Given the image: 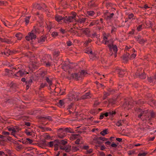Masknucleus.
<instances>
[{
    "instance_id": "obj_1",
    "label": "nucleus",
    "mask_w": 156,
    "mask_h": 156,
    "mask_svg": "<svg viewBox=\"0 0 156 156\" xmlns=\"http://www.w3.org/2000/svg\"><path fill=\"white\" fill-rule=\"evenodd\" d=\"M67 143V140H56L54 141H51L47 143V145L48 147H54V150L57 151L59 147L60 149L62 150H65L66 152H68V148L64 146Z\"/></svg>"
},
{
    "instance_id": "obj_2",
    "label": "nucleus",
    "mask_w": 156,
    "mask_h": 156,
    "mask_svg": "<svg viewBox=\"0 0 156 156\" xmlns=\"http://www.w3.org/2000/svg\"><path fill=\"white\" fill-rule=\"evenodd\" d=\"M103 43L105 44H107L109 49L110 53L109 54L110 56H112L113 54L115 58L116 57V53L118 51L117 46L113 44L112 40H107V38L105 36L104 37Z\"/></svg>"
},
{
    "instance_id": "obj_3",
    "label": "nucleus",
    "mask_w": 156,
    "mask_h": 156,
    "mask_svg": "<svg viewBox=\"0 0 156 156\" xmlns=\"http://www.w3.org/2000/svg\"><path fill=\"white\" fill-rule=\"evenodd\" d=\"M136 111L137 112L138 118L144 121L147 120H150L151 118H154V113L153 112L150 113L151 117L149 116V114L147 110H144L141 108H138Z\"/></svg>"
},
{
    "instance_id": "obj_4",
    "label": "nucleus",
    "mask_w": 156,
    "mask_h": 156,
    "mask_svg": "<svg viewBox=\"0 0 156 156\" xmlns=\"http://www.w3.org/2000/svg\"><path fill=\"white\" fill-rule=\"evenodd\" d=\"M87 74V73L86 72L83 70L78 73H74L72 74L71 78L76 80H80L83 79Z\"/></svg>"
},
{
    "instance_id": "obj_5",
    "label": "nucleus",
    "mask_w": 156,
    "mask_h": 156,
    "mask_svg": "<svg viewBox=\"0 0 156 156\" xmlns=\"http://www.w3.org/2000/svg\"><path fill=\"white\" fill-rule=\"evenodd\" d=\"M8 129L9 131L11 132V135L15 137H16V135L18 133L20 130V129L17 126L9 127Z\"/></svg>"
},
{
    "instance_id": "obj_6",
    "label": "nucleus",
    "mask_w": 156,
    "mask_h": 156,
    "mask_svg": "<svg viewBox=\"0 0 156 156\" xmlns=\"http://www.w3.org/2000/svg\"><path fill=\"white\" fill-rule=\"evenodd\" d=\"M68 130V129L67 128L65 129H58L57 131L58 137L61 138H63L66 136Z\"/></svg>"
},
{
    "instance_id": "obj_7",
    "label": "nucleus",
    "mask_w": 156,
    "mask_h": 156,
    "mask_svg": "<svg viewBox=\"0 0 156 156\" xmlns=\"http://www.w3.org/2000/svg\"><path fill=\"white\" fill-rule=\"evenodd\" d=\"M34 31H32L31 33H29L28 35L26 37V38L27 41L31 40L33 41L36 38V36L34 34Z\"/></svg>"
},
{
    "instance_id": "obj_8",
    "label": "nucleus",
    "mask_w": 156,
    "mask_h": 156,
    "mask_svg": "<svg viewBox=\"0 0 156 156\" xmlns=\"http://www.w3.org/2000/svg\"><path fill=\"white\" fill-rule=\"evenodd\" d=\"M55 19L58 22H60L62 20H63L65 23H67L68 21V18L67 16L62 17L60 16L57 15L55 17Z\"/></svg>"
},
{
    "instance_id": "obj_9",
    "label": "nucleus",
    "mask_w": 156,
    "mask_h": 156,
    "mask_svg": "<svg viewBox=\"0 0 156 156\" xmlns=\"http://www.w3.org/2000/svg\"><path fill=\"white\" fill-rule=\"evenodd\" d=\"M83 33H84L88 36L91 37L92 38H93L95 37H97V35L95 33H94L92 34H89V32L88 29H86V30H83Z\"/></svg>"
},
{
    "instance_id": "obj_10",
    "label": "nucleus",
    "mask_w": 156,
    "mask_h": 156,
    "mask_svg": "<svg viewBox=\"0 0 156 156\" xmlns=\"http://www.w3.org/2000/svg\"><path fill=\"white\" fill-rule=\"evenodd\" d=\"M76 97H77V95L74 92H72L69 93V101L70 100H75Z\"/></svg>"
},
{
    "instance_id": "obj_11",
    "label": "nucleus",
    "mask_w": 156,
    "mask_h": 156,
    "mask_svg": "<svg viewBox=\"0 0 156 156\" xmlns=\"http://www.w3.org/2000/svg\"><path fill=\"white\" fill-rule=\"evenodd\" d=\"M76 17V14L73 12H72V13L69 16V22L75 21V18Z\"/></svg>"
},
{
    "instance_id": "obj_12",
    "label": "nucleus",
    "mask_w": 156,
    "mask_h": 156,
    "mask_svg": "<svg viewBox=\"0 0 156 156\" xmlns=\"http://www.w3.org/2000/svg\"><path fill=\"white\" fill-rule=\"evenodd\" d=\"M25 74V73L23 70H20L15 73L14 76L18 77H21L23 76Z\"/></svg>"
},
{
    "instance_id": "obj_13",
    "label": "nucleus",
    "mask_w": 156,
    "mask_h": 156,
    "mask_svg": "<svg viewBox=\"0 0 156 156\" xmlns=\"http://www.w3.org/2000/svg\"><path fill=\"white\" fill-rule=\"evenodd\" d=\"M85 53L89 54L91 59L94 58V59L96 58L95 55L93 54L92 51H90V49H89L88 50L86 51Z\"/></svg>"
},
{
    "instance_id": "obj_14",
    "label": "nucleus",
    "mask_w": 156,
    "mask_h": 156,
    "mask_svg": "<svg viewBox=\"0 0 156 156\" xmlns=\"http://www.w3.org/2000/svg\"><path fill=\"white\" fill-rule=\"evenodd\" d=\"M116 72L119 74L120 77H122L123 75L125 73L124 69H121L120 68H118L116 70Z\"/></svg>"
},
{
    "instance_id": "obj_15",
    "label": "nucleus",
    "mask_w": 156,
    "mask_h": 156,
    "mask_svg": "<svg viewBox=\"0 0 156 156\" xmlns=\"http://www.w3.org/2000/svg\"><path fill=\"white\" fill-rule=\"evenodd\" d=\"M86 19V18H80L78 20H75V24L76 23L79 24H82L83 23L85 22Z\"/></svg>"
},
{
    "instance_id": "obj_16",
    "label": "nucleus",
    "mask_w": 156,
    "mask_h": 156,
    "mask_svg": "<svg viewBox=\"0 0 156 156\" xmlns=\"http://www.w3.org/2000/svg\"><path fill=\"white\" fill-rule=\"evenodd\" d=\"M129 55L130 54L129 53L127 52L126 54L123 56V59L125 63H126L129 59H130Z\"/></svg>"
},
{
    "instance_id": "obj_17",
    "label": "nucleus",
    "mask_w": 156,
    "mask_h": 156,
    "mask_svg": "<svg viewBox=\"0 0 156 156\" xmlns=\"http://www.w3.org/2000/svg\"><path fill=\"white\" fill-rule=\"evenodd\" d=\"M62 69L66 72H68V63L64 62L63 63L62 66Z\"/></svg>"
},
{
    "instance_id": "obj_18",
    "label": "nucleus",
    "mask_w": 156,
    "mask_h": 156,
    "mask_svg": "<svg viewBox=\"0 0 156 156\" xmlns=\"http://www.w3.org/2000/svg\"><path fill=\"white\" fill-rule=\"evenodd\" d=\"M136 75L137 76H139L141 79H144L146 77L143 72H141V73L137 72L136 73Z\"/></svg>"
},
{
    "instance_id": "obj_19",
    "label": "nucleus",
    "mask_w": 156,
    "mask_h": 156,
    "mask_svg": "<svg viewBox=\"0 0 156 156\" xmlns=\"http://www.w3.org/2000/svg\"><path fill=\"white\" fill-rule=\"evenodd\" d=\"M45 80H46V81L48 83L49 85V87H48V88L49 89H51V85L52 84V80L51 79H49L48 77H46L45 78Z\"/></svg>"
},
{
    "instance_id": "obj_20",
    "label": "nucleus",
    "mask_w": 156,
    "mask_h": 156,
    "mask_svg": "<svg viewBox=\"0 0 156 156\" xmlns=\"http://www.w3.org/2000/svg\"><path fill=\"white\" fill-rule=\"evenodd\" d=\"M94 12L93 11H88L87 12L86 15L88 17L93 16Z\"/></svg>"
},
{
    "instance_id": "obj_21",
    "label": "nucleus",
    "mask_w": 156,
    "mask_h": 156,
    "mask_svg": "<svg viewBox=\"0 0 156 156\" xmlns=\"http://www.w3.org/2000/svg\"><path fill=\"white\" fill-rule=\"evenodd\" d=\"M41 62H43V64L45 65L47 67H49L51 66V63L50 62H47L46 61H44V60L42 59L41 60Z\"/></svg>"
},
{
    "instance_id": "obj_22",
    "label": "nucleus",
    "mask_w": 156,
    "mask_h": 156,
    "mask_svg": "<svg viewBox=\"0 0 156 156\" xmlns=\"http://www.w3.org/2000/svg\"><path fill=\"white\" fill-rule=\"evenodd\" d=\"M91 97V95L89 93H87L86 94L83 95L81 98L82 99H85L86 98H89Z\"/></svg>"
},
{
    "instance_id": "obj_23",
    "label": "nucleus",
    "mask_w": 156,
    "mask_h": 156,
    "mask_svg": "<svg viewBox=\"0 0 156 156\" xmlns=\"http://www.w3.org/2000/svg\"><path fill=\"white\" fill-rule=\"evenodd\" d=\"M70 149H72L73 151H76L79 150V148L78 147L76 146H73L71 148V146H69V152Z\"/></svg>"
},
{
    "instance_id": "obj_24",
    "label": "nucleus",
    "mask_w": 156,
    "mask_h": 156,
    "mask_svg": "<svg viewBox=\"0 0 156 156\" xmlns=\"http://www.w3.org/2000/svg\"><path fill=\"white\" fill-rule=\"evenodd\" d=\"M46 39L45 37H42L38 40V41L39 43H42L45 41Z\"/></svg>"
},
{
    "instance_id": "obj_25",
    "label": "nucleus",
    "mask_w": 156,
    "mask_h": 156,
    "mask_svg": "<svg viewBox=\"0 0 156 156\" xmlns=\"http://www.w3.org/2000/svg\"><path fill=\"white\" fill-rule=\"evenodd\" d=\"M69 136H70L69 138H70V140H74L77 138V135L76 134H71L70 135L69 134Z\"/></svg>"
},
{
    "instance_id": "obj_26",
    "label": "nucleus",
    "mask_w": 156,
    "mask_h": 156,
    "mask_svg": "<svg viewBox=\"0 0 156 156\" xmlns=\"http://www.w3.org/2000/svg\"><path fill=\"white\" fill-rule=\"evenodd\" d=\"M16 37L17 38L18 40H20L22 37V35L21 34L19 33L16 34Z\"/></svg>"
},
{
    "instance_id": "obj_27",
    "label": "nucleus",
    "mask_w": 156,
    "mask_h": 156,
    "mask_svg": "<svg viewBox=\"0 0 156 156\" xmlns=\"http://www.w3.org/2000/svg\"><path fill=\"white\" fill-rule=\"evenodd\" d=\"M33 7L34 8L39 9H40L41 8V7L39 4H33Z\"/></svg>"
},
{
    "instance_id": "obj_28",
    "label": "nucleus",
    "mask_w": 156,
    "mask_h": 156,
    "mask_svg": "<svg viewBox=\"0 0 156 156\" xmlns=\"http://www.w3.org/2000/svg\"><path fill=\"white\" fill-rule=\"evenodd\" d=\"M147 153L146 152H142L139 153L138 154V156H145Z\"/></svg>"
},
{
    "instance_id": "obj_29",
    "label": "nucleus",
    "mask_w": 156,
    "mask_h": 156,
    "mask_svg": "<svg viewBox=\"0 0 156 156\" xmlns=\"http://www.w3.org/2000/svg\"><path fill=\"white\" fill-rule=\"evenodd\" d=\"M108 129H105L101 132V134L103 136H104L107 133Z\"/></svg>"
},
{
    "instance_id": "obj_30",
    "label": "nucleus",
    "mask_w": 156,
    "mask_h": 156,
    "mask_svg": "<svg viewBox=\"0 0 156 156\" xmlns=\"http://www.w3.org/2000/svg\"><path fill=\"white\" fill-rule=\"evenodd\" d=\"M30 17V16H26L25 18V22L26 24H27L29 23V20Z\"/></svg>"
},
{
    "instance_id": "obj_31",
    "label": "nucleus",
    "mask_w": 156,
    "mask_h": 156,
    "mask_svg": "<svg viewBox=\"0 0 156 156\" xmlns=\"http://www.w3.org/2000/svg\"><path fill=\"white\" fill-rule=\"evenodd\" d=\"M32 80L31 79H30L28 81H26V84L30 86L32 83Z\"/></svg>"
},
{
    "instance_id": "obj_32",
    "label": "nucleus",
    "mask_w": 156,
    "mask_h": 156,
    "mask_svg": "<svg viewBox=\"0 0 156 156\" xmlns=\"http://www.w3.org/2000/svg\"><path fill=\"white\" fill-rule=\"evenodd\" d=\"M2 42H3L7 43L8 44L10 43H11V42L9 40L7 39H5V38L4 39H2Z\"/></svg>"
},
{
    "instance_id": "obj_33",
    "label": "nucleus",
    "mask_w": 156,
    "mask_h": 156,
    "mask_svg": "<svg viewBox=\"0 0 156 156\" xmlns=\"http://www.w3.org/2000/svg\"><path fill=\"white\" fill-rule=\"evenodd\" d=\"M71 45H72V47H71L70 48L69 47V51H71L73 50L74 49H75L74 48H73V45H72V42L69 41V47Z\"/></svg>"
},
{
    "instance_id": "obj_34",
    "label": "nucleus",
    "mask_w": 156,
    "mask_h": 156,
    "mask_svg": "<svg viewBox=\"0 0 156 156\" xmlns=\"http://www.w3.org/2000/svg\"><path fill=\"white\" fill-rule=\"evenodd\" d=\"M64 104V102L62 100H60L59 101V104H58V106L60 107H63V106Z\"/></svg>"
},
{
    "instance_id": "obj_35",
    "label": "nucleus",
    "mask_w": 156,
    "mask_h": 156,
    "mask_svg": "<svg viewBox=\"0 0 156 156\" xmlns=\"http://www.w3.org/2000/svg\"><path fill=\"white\" fill-rule=\"evenodd\" d=\"M11 51L9 50L5 51L4 52V54L7 56H9L10 55Z\"/></svg>"
},
{
    "instance_id": "obj_36",
    "label": "nucleus",
    "mask_w": 156,
    "mask_h": 156,
    "mask_svg": "<svg viewBox=\"0 0 156 156\" xmlns=\"http://www.w3.org/2000/svg\"><path fill=\"white\" fill-rule=\"evenodd\" d=\"M114 14L113 13H112L109 15L107 16V19L108 20H110L113 17Z\"/></svg>"
},
{
    "instance_id": "obj_37",
    "label": "nucleus",
    "mask_w": 156,
    "mask_h": 156,
    "mask_svg": "<svg viewBox=\"0 0 156 156\" xmlns=\"http://www.w3.org/2000/svg\"><path fill=\"white\" fill-rule=\"evenodd\" d=\"M2 134L6 136H7L10 135V133L8 132L3 131L2 132Z\"/></svg>"
},
{
    "instance_id": "obj_38",
    "label": "nucleus",
    "mask_w": 156,
    "mask_h": 156,
    "mask_svg": "<svg viewBox=\"0 0 156 156\" xmlns=\"http://www.w3.org/2000/svg\"><path fill=\"white\" fill-rule=\"evenodd\" d=\"M134 16L133 14L132 13H131L128 15V18L130 20L132 19L133 20L135 19L134 18H133V17Z\"/></svg>"
},
{
    "instance_id": "obj_39",
    "label": "nucleus",
    "mask_w": 156,
    "mask_h": 156,
    "mask_svg": "<svg viewBox=\"0 0 156 156\" xmlns=\"http://www.w3.org/2000/svg\"><path fill=\"white\" fill-rule=\"evenodd\" d=\"M118 143H117V144H115L114 142H113L112 143L111 145V146L112 147H114L115 148H116L117 147L118 145Z\"/></svg>"
},
{
    "instance_id": "obj_40",
    "label": "nucleus",
    "mask_w": 156,
    "mask_h": 156,
    "mask_svg": "<svg viewBox=\"0 0 156 156\" xmlns=\"http://www.w3.org/2000/svg\"><path fill=\"white\" fill-rule=\"evenodd\" d=\"M124 108H128V109L130 108V105L129 104L125 103L124 106Z\"/></svg>"
},
{
    "instance_id": "obj_41",
    "label": "nucleus",
    "mask_w": 156,
    "mask_h": 156,
    "mask_svg": "<svg viewBox=\"0 0 156 156\" xmlns=\"http://www.w3.org/2000/svg\"><path fill=\"white\" fill-rule=\"evenodd\" d=\"M58 35V34L57 32H53L52 33L51 35L52 37H55L57 36Z\"/></svg>"
},
{
    "instance_id": "obj_42",
    "label": "nucleus",
    "mask_w": 156,
    "mask_h": 156,
    "mask_svg": "<svg viewBox=\"0 0 156 156\" xmlns=\"http://www.w3.org/2000/svg\"><path fill=\"white\" fill-rule=\"evenodd\" d=\"M136 56V54L133 53L129 56L130 59H133L135 58Z\"/></svg>"
},
{
    "instance_id": "obj_43",
    "label": "nucleus",
    "mask_w": 156,
    "mask_h": 156,
    "mask_svg": "<svg viewBox=\"0 0 156 156\" xmlns=\"http://www.w3.org/2000/svg\"><path fill=\"white\" fill-rule=\"evenodd\" d=\"M45 86H48V85L46 83H42L40 85V87L41 88H43Z\"/></svg>"
},
{
    "instance_id": "obj_44",
    "label": "nucleus",
    "mask_w": 156,
    "mask_h": 156,
    "mask_svg": "<svg viewBox=\"0 0 156 156\" xmlns=\"http://www.w3.org/2000/svg\"><path fill=\"white\" fill-rule=\"evenodd\" d=\"M148 81L150 82H155L154 81V80H155V79H154V78L152 79L151 77H148Z\"/></svg>"
},
{
    "instance_id": "obj_45",
    "label": "nucleus",
    "mask_w": 156,
    "mask_h": 156,
    "mask_svg": "<svg viewBox=\"0 0 156 156\" xmlns=\"http://www.w3.org/2000/svg\"><path fill=\"white\" fill-rule=\"evenodd\" d=\"M43 118L44 119H45L48 120L49 121L51 120V118L50 116H46Z\"/></svg>"
},
{
    "instance_id": "obj_46",
    "label": "nucleus",
    "mask_w": 156,
    "mask_h": 156,
    "mask_svg": "<svg viewBox=\"0 0 156 156\" xmlns=\"http://www.w3.org/2000/svg\"><path fill=\"white\" fill-rule=\"evenodd\" d=\"M116 125L118 126H119L122 125V122L121 120L119 121L116 123Z\"/></svg>"
},
{
    "instance_id": "obj_47",
    "label": "nucleus",
    "mask_w": 156,
    "mask_h": 156,
    "mask_svg": "<svg viewBox=\"0 0 156 156\" xmlns=\"http://www.w3.org/2000/svg\"><path fill=\"white\" fill-rule=\"evenodd\" d=\"M27 143H29L30 144H31L32 143V142H33V141L32 140H31L29 138H27Z\"/></svg>"
},
{
    "instance_id": "obj_48",
    "label": "nucleus",
    "mask_w": 156,
    "mask_h": 156,
    "mask_svg": "<svg viewBox=\"0 0 156 156\" xmlns=\"http://www.w3.org/2000/svg\"><path fill=\"white\" fill-rule=\"evenodd\" d=\"M142 29V25H139L137 27V30L138 31H140Z\"/></svg>"
},
{
    "instance_id": "obj_49",
    "label": "nucleus",
    "mask_w": 156,
    "mask_h": 156,
    "mask_svg": "<svg viewBox=\"0 0 156 156\" xmlns=\"http://www.w3.org/2000/svg\"><path fill=\"white\" fill-rule=\"evenodd\" d=\"M80 142V139L79 138L78 139L75 141V143L76 144H79Z\"/></svg>"
},
{
    "instance_id": "obj_50",
    "label": "nucleus",
    "mask_w": 156,
    "mask_h": 156,
    "mask_svg": "<svg viewBox=\"0 0 156 156\" xmlns=\"http://www.w3.org/2000/svg\"><path fill=\"white\" fill-rule=\"evenodd\" d=\"M92 151V149H88L87 150V153L88 154H90Z\"/></svg>"
},
{
    "instance_id": "obj_51",
    "label": "nucleus",
    "mask_w": 156,
    "mask_h": 156,
    "mask_svg": "<svg viewBox=\"0 0 156 156\" xmlns=\"http://www.w3.org/2000/svg\"><path fill=\"white\" fill-rule=\"evenodd\" d=\"M99 139L100 140H101L103 141H106L107 140V139H106L104 137H99Z\"/></svg>"
},
{
    "instance_id": "obj_52",
    "label": "nucleus",
    "mask_w": 156,
    "mask_h": 156,
    "mask_svg": "<svg viewBox=\"0 0 156 156\" xmlns=\"http://www.w3.org/2000/svg\"><path fill=\"white\" fill-rule=\"evenodd\" d=\"M17 67H14L13 68V69L12 70H11L10 71L16 73V72L14 71L13 70L14 69L15 70H16L17 69Z\"/></svg>"
},
{
    "instance_id": "obj_53",
    "label": "nucleus",
    "mask_w": 156,
    "mask_h": 156,
    "mask_svg": "<svg viewBox=\"0 0 156 156\" xmlns=\"http://www.w3.org/2000/svg\"><path fill=\"white\" fill-rule=\"evenodd\" d=\"M116 140L120 142L122 141V139L121 138H116Z\"/></svg>"
},
{
    "instance_id": "obj_54",
    "label": "nucleus",
    "mask_w": 156,
    "mask_h": 156,
    "mask_svg": "<svg viewBox=\"0 0 156 156\" xmlns=\"http://www.w3.org/2000/svg\"><path fill=\"white\" fill-rule=\"evenodd\" d=\"M83 148L84 149L86 150H88L89 149V147L88 146H84Z\"/></svg>"
},
{
    "instance_id": "obj_55",
    "label": "nucleus",
    "mask_w": 156,
    "mask_h": 156,
    "mask_svg": "<svg viewBox=\"0 0 156 156\" xmlns=\"http://www.w3.org/2000/svg\"><path fill=\"white\" fill-rule=\"evenodd\" d=\"M100 156H105V154L103 152H100Z\"/></svg>"
},
{
    "instance_id": "obj_56",
    "label": "nucleus",
    "mask_w": 156,
    "mask_h": 156,
    "mask_svg": "<svg viewBox=\"0 0 156 156\" xmlns=\"http://www.w3.org/2000/svg\"><path fill=\"white\" fill-rule=\"evenodd\" d=\"M59 52L57 51H55L54 52V54L56 56H58L59 54Z\"/></svg>"
},
{
    "instance_id": "obj_57",
    "label": "nucleus",
    "mask_w": 156,
    "mask_h": 156,
    "mask_svg": "<svg viewBox=\"0 0 156 156\" xmlns=\"http://www.w3.org/2000/svg\"><path fill=\"white\" fill-rule=\"evenodd\" d=\"M144 8L145 9H147L149 8V7L147 5H144Z\"/></svg>"
},
{
    "instance_id": "obj_58",
    "label": "nucleus",
    "mask_w": 156,
    "mask_h": 156,
    "mask_svg": "<svg viewBox=\"0 0 156 156\" xmlns=\"http://www.w3.org/2000/svg\"><path fill=\"white\" fill-rule=\"evenodd\" d=\"M105 144L106 145H110L111 144V142L109 141L106 142L105 143Z\"/></svg>"
},
{
    "instance_id": "obj_59",
    "label": "nucleus",
    "mask_w": 156,
    "mask_h": 156,
    "mask_svg": "<svg viewBox=\"0 0 156 156\" xmlns=\"http://www.w3.org/2000/svg\"><path fill=\"white\" fill-rule=\"evenodd\" d=\"M109 114L111 115H113L115 114V112H110Z\"/></svg>"
},
{
    "instance_id": "obj_60",
    "label": "nucleus",
    "mask_w": 156,
    "mask_h": 156,
    "mask_svg": "<svg viewBox=\"0 0 156 156\" xmlns=\"http://www.w3.org/2000/svg\"><path fill=\"white\" fill-rule=\"evenodd\" d=\"M61 31L63 34H65L66 32V31L65 30L62 29L61 30Z\"/></svg>"
},
{
    "instance_id": "obj_61",
    "label": "nucleus",
    "mask_w": 156,
    "mask_h": 156,
    "mask_svg": "<svg viewBox=\"0 0 156 156\" xmlns=\"http://www.w3.org/2000/svg\"><path fill=\"white\" fill-rule=\"evenodd\" d=\"M26 134L27 135H31V133L29 131H27L26 132Z\"/></svg>"
},
{
    "instance_id": "obj_62",
    "label": "nucleus",
    "mask_w": 156,
    "mask_h": 156,
    "mask_svg": "<svg viewBox=\"0 0 156 156\" xmlns=\"http://www.w3.org/2000/svg\"><path fill=\"white\" fill-rule=\"evenodd\" d=\"M109 114V113H106L104 114L103 115H105V117H107L108 116Z\"/></svg>"
},
{
    "instance_id": "obj_63",
    "label": "nucleus",
    "mask_w": 156,
    "mask_h": 156,
    "mask_svg": "<svg viewBox=\"0 0 156 156\" xmlns=\"http://www.w3.org/2000/svg\"><path fill=\"white\" fill-rule=\"evenodd\" d=\"M104 115L103 114L101 115L100 116V119H102L103 118H104Z\"/></svg>"
},
{
    "instance_id": "obj_64",
    "label": "nucleus",
    "mask_w": 156,
    "mask_h": 156,
    "mask_svg": "<svg viewBox=\"0 0 156 156\" xmlns=\"http://www.w3.org/2000/svg\"><path fill=\"white\" fill-rule=\"evenodd\" d=\"M105 147L104 146H101V149L102 150H103L104 149H105Z\"/></svg>"
}]
</instances>
